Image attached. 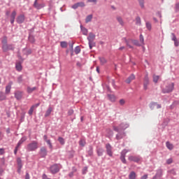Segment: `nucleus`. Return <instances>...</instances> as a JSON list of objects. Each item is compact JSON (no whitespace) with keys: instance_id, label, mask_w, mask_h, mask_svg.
<instances>
[{"instance_id":"obj_20","label":"nucleus","mask_w":179,"mask_h":179,"mask_svg":"<svg viewBox=\"0 0 179 179\" xmlns=\"http://www.w3.org/2000/svg\"><path fill=\"white\" fill-rule=\"evenodd\" d=\"M15 69L16 71H17L18 72L22 71V69H23V67L22 66V64L20 63H17L15 64Z\"/></svg>"},{"instance_id":"obj_56","label":"nucleus","mask_w":179,"mask_h":179,"mask_svg":"<svg viewBox=\"0 0 179 179\" xmlns=\"http://www.w3.org/2000/svg\"><path fill=\"white\" fill-rule=\"evenodd\" d=\"M8 50H15V47H13V45H8Z\"/></svg>"},{"instance_id":"obj_58","label":"nucleus","mask_w":179,"mask_h":179,"mask_svg":"<svg viewBox=\"0 0 179 179\" xmlns=\"http://www.w3.org/2000/svg\"><path fill=\"white\" fill-rule=\"evenodd\" d=\"M5 153V150L3 148H0V155H3Z\"/></svg>"},{"instance_id":"obj_28","label":"nucleus","mask_w":179,"mask_h":179,"mask_svg":"<svg viewBox=\"0 0 179 179\" xmlns=\"http://www.w3.org/2000/svg\"><path fill=\"white\" fill-rule=\"evenodd\" d=\"M2 48H3V51L4 52H6V51H9V45H8V43H6L3 45Z\"/></svg>"},{"instance_id":"obj_22","label":"nucleus","mask_w":179,"mask_h":179,"mask_svg":"<svg viewBox=\"0 0 179 179\" xmlns=\"http://www.w3.org/2000/svg\"><path fill=\"white\" fill-rule=\"evenodd\" d=\"M124 136H125V133L122 132H119L117 135H116V139L120 140V139H122V138H124Z\"/></svg>"},{"instance_id":"obj_30","label":"nucleus","mask_w":179,"mask_h":179,"mask_svg":"<svg viewBox=\"0 0 179 179\" xmlns=\"http://www.w3.org/2000/svg\"><path fill=\"white\" fill-rule=\"evenodd\" d=\"M163 174V172L162 171V170H158L157 171V173L155 174V176L157 178H160V177H162Z\"/></svg>"},{"instance_id":"obj_23","label":"nucleus","mask_w":179,"mask_h":179,"mask_svg":"<svg viewBox=\"0 0 179 179\" xmlns=\"http://www.w3.org/2000/svg\"><path fill=\"white\" fill-rule=\"evenodd\" d=\"M37 90V87H27V93H33V92Z\"/></svg>"},{"instance_id":"obj_37","label":"nucleus","mask_w":179,"mask_h":179,"mask_svg":"<svg viewBox=\"0 0 179 179\" xmlns=\"http://www.w3.org/2000/svg\"><path fill=\"white\" fill-rule=\"evenodd\" d=\"M141 8H145V0H138Z\"/></svg>"},{"instance_id":"obj_41","label":"nucleus","mask_w":179,"mask_h":179,"mask_svg":"<svg viewBox=\"0 0 179 179\" xmlns=\"http://www.w3.org/2000/svg\"><path fill=\"white\" fill-rule=\"evenodd\" d=\"M108 99L110 101H115V96L114 95H108Z\"/></svg>"},{"instance_id":"obj_11","label":"nucleus","mask_w":179,"mask_h":179,"mask_svg":"<svg viewBox=\"0 0 179 179\" xmlns=\"http://www.w3.org/2000/svg\"><path fill=\"white\" fill-rule=\"evenodd\" d=\"M106 148L107 155H108V156L111 157V156H113V151H112V148L110 145L106 144Z\"/></svg>"},{"instance_id":"obj_6","label":"nucleus","mask_w":179,"mask_h":179,"mask_svg":"<svg viewBox=\"0 0 179 179\" xmlns=\"http://www.w3.org/2000/svg\"><path fill=\"white\" fill-rule=\"evenodd\" d=\"M45 6V4L44 3H38V0H35L34 3V7L36 8V9H43Z\"/></svg>"},{"instance_id":"obj_26","label":"nucleus","mask_w":179,"mask_h":179,"mask_svg":"<svg viewBox=\"0 0 179 179\" xmlns=\"http://www.w3.org/2000/svg\"><path fill=\"white\" fill-rule=\"evenodd\" d=\"M27 139V138L26 137H22L18 142L17 147V148H20V145H22V143H23V142H26V140Z\"/></svg>"},{"instance_id":"obj_51","label":"nucleus","mask_w":179,"mask_h":179,"mask_svg":"<svg viewBox=\"0 0 179 179\" xmlns=\"http://www.w3.org/2000/svg\"><path fill=\"white\" fill-rule=\"evenodd\" d=\"M172 41H177V36L174 34H172Z\"/></svg>"},{"instance_id":"obj_39","label":"nucleus","mask_w":179,"mask_h":179,"mask_svg":"<svg viewBox=\"0 0 179 179\" xmlns=\"http://www.w3.org/2000/svg\"><path fill=\"white\" fill-rule=\"evenodd\" d=\"M16 15H17L16 10L13 11L10 15V18L15 19Z\"/></svg>"},{"instance_id":"obj_62","label":"nucleus","mask_w":179,"mask_h":179,"mask_svg":"<svg viewBox=\"0 0 179 179\" xmlns=\"http://www.w3.org/2000/svg\"><path fill=\"white\" fill-rule=\"evenodd\" d=\"M25 179H30V175H29V173L26 174Z\"/></svg>"},{"instance_id":"obj_9","label":"nucleus","mask_w":179,"mask_h":179,"mask_svg":"<svg viewBox=\"0 0 179 179\" xmlns=\"http://www.w3.org/2000/svg\"><path fill=\"white\" fill-rule=\"evenodd\" d=\"M173 89H174V83L169 85L165 89L163 90L164 93H170V92H173Z\"/></svg>"},{"instance_id":"obj_15","label":"nucleus","mask_w":179,"mask_h":179,"mask_svg":"<svg viewBox=\"0 0 179 179\" xmlns=\"http://www.w3.org/2000/svg\"><path fill=\"white\" fill-rule=\"evenodd\" d=\"M148 85H149V77L148 76H145L144 78V83H143L145 90L148 89Z\"/></svg>"},{"instance_id":"obj_61","label":"nucleus","mask_w":179,"mask_h":179,"mask_svg":"<svg viewBox=\"0 0 179 179\" xmlns=\"http://www.w3.org/2000/svg\"><path fill=\"white\" fill-rule=\"evenodd\" d=\"M141 179H148V175L143 176Z\"/></svg>"},{"instance_id":"obj_54","label":"nucleus","mask_w":179,"mask_h":179,"mask_svg":"<svg viewBox=\"0 0 179 179\" xmlns=\"http://www.w3.org/2000/svg\"><path fill=\"white\" fill-rule=\"evenodd\" d=\"M133 43L135 45H141V44H139V42L138 41H133Z\"/></svg>"},{"instance_id":"obj_18","label":"nucleus","mask_w":179,"mask_h":179,"mask_svg":"<svg viewBox=\"0 0 179 179\" xmlns=\"http://www.w3.org/2000/svg\"><path fill=\"white\" fill-rule=\"evenodd\" d=\"M17 166H18V172L20 173V169L22 167V159L20 158H17Z\"/></svg>"},{"instance_id":"obj_46","label":"nucleus","mask_w":179,"mask_h":179,"mask_svg":"<svg viewBox=\"0 0 179 179\" xmlns=\"http://www.w3.org/2000/svg\"><path fill=\"white\" fill-rule=\"evenodd\" d=\"M17 82H18V83H22V82H23V76H20L17 78Z\"/></svg>"},{"instance_id":"obj_45","label":"nucleus","mask_w":179,"mask_h":179,"mask_svg":"<svg viewBox=\"0 0 179 179\" xmlns=\"http://www.w3.org/2000/svg\"><path fill=\"white\" fill-rule=\"evenodd\" d=\"M144 41H145V40H144V38H143V35H142V34H141L140 35V43H141V44H145L144 43Z\"/></svg>"},{"instance_id":"obj_49","label":"nucleus","mask_w":179,"mask_h":179,"mask_svg":"<svg viewBox=\"0 0 179 179\" xmlns=\"http://www.w3.org/2000/svg\"><path fill=\"white\" fill-rule=\"evenodd\" d=\"M120 106H124L125 104V100L124 99H120L119 101Z\"/></svg>"},{"instance_id":"obj_64","label":"nucleus","mask_w":179,"mask_h":179,"mask_svg":"<svg viewBox=\"0 0 179 179\" xmlns=\"http://www.w3.org/2000/svg\"><path fill=\"white\" fill-rule=\"evenodd\" d=\"M176 8L178 10H179V3L176 5Z\"/></svg>"},{"instance_id":"obj_3","label":"nucleus","mask_w":179,"mask_h":179,"mask_svg":"<svg viewBox=\"0 0 179 179\" xmlns=\"http://www.w3.org/2000/svg\"><path fill=\"white\" fill-rule=\"evenodd\" d=\"M60 169H61V166L57 164L50 166V172L52 173V174H57V173H58Z\"/></svg>"},{"instance_id":"obj_59","label":"nucleus","mask_w":179,"mask_h":179,"mask_svg":"<svg viewBox=\"0 0 179 179\" xmlns=\"http://www.w3.org/2000/svg\"><path fill=\"white\" fill-rule=\"evenodd\" d=\"M18 149H19V147L16 146V147H15V150H14V154H15V155H17Z\"/></svg>"},{"instance_id":"obj_33","label":"nucleus","mask_w":179,"mask_h":179,"mask_svg":"<svg viewBox=\"0 0 179 179\" xmlns=\"http://www.w3.org/2000/svg\"><path fill=\"white\" fill-rule=\"evenodd\" d=\"M159 78H160V77H159V76L154 75V76H153V82H154L155 83H157V82H158Z\"/></svg>"},{"instance_id":"obj_36","label":"nucleus","mask_w":179,"mask_h":179,"mask_svg":"<svg viewBox=\"0 0 179 179\" xmlns=\"http://www.w3.org/2000/svg\"><path fill=\"white\" fill-rule=\"evenodd\" d=\"M58 141H59V143H61L62 145H65V140L64 139V138H62V137H59V138H58Z\"/></svg>"},{"instance_id":"obj_25","label":"nucleus","mask_w":179,"mask_h":179,"mask_svg":"<svg viewBox=\"0 0 179 179\" xmlns=\"http://www.w3.org/2000/svg\"><path fill=\"white\" fill-rule=\"evenodd\" d=\"M52 112V108H51V107L48 108V109L45 112V117H50Z\"/></svg>"},{"instance_id":"obj_63","label":"nucleus","mask_w":179,"mask_h":179,"mask_svg":"<svg viewBox=\"0 0 179 179\" xmlns=\"http://www.w3.org/2000/svg\"><path fill=\"white\" fill-rule=\"evenodd\" d=\"M42 178L43 179H48V178L47 177V175L43 174V176H42Z\"/></svg>"},{"instance_id":"obj_19","label":"nucleus","mask_w":179,"mask_h":179,"mask_svg":"<svg viewBox=\"0 0 179 179\" xmlns=\"http://www.w3.org/2000/svg\"><path fill=\"white\" fill-rule=\"evenodd\" d=\"M135 80V75L131 74L127 80L126 83H130L132 80Z\"/></svg>"},{"instance_id":"obj_4","label":"nucleus","mask_w":179,"mask_h":179,"mask_svg":"<svg viewBox=\"0 0 179 179\" xmlns=\"http://www.w3.org/2000/svg\"><path fill=\"white\" fill-rule=\"evenodd\" d=\"M14 96L16 100H22L23 99V91L16 90L14 92Z\"/></svg>"},{"instance_id":"obj_43","label":"nucleus","mask_w":179,"mask_h":179,"mask_svg":"<svg viewBox=\"0 0 179 179\" xmlns=\"http://www.w3.org/2000/svg\"><path fill=\"white\" fill-rule=\"evenodd\" d=\"M74 52H76V54H79V52H80V48L79 46H76Z\"/></svg>"},{"instance_id":"obj_55","label":"nucleus","mask_w":179,"mask_h":179,"mask_svg":"<svg viewBox=\"0 0 179 179\" xmlns=\"http://www.w3.org/2000/svg\"><path fill=\"white\" fill-rule=\"evenodd\" d=\"M88 155L90 156H93V149H91L89 152H88Z\"/></svg>"},{"instance_id":"obj_52","label":"nucleus","mask_w":179,"mask_h":179,"mask_svg":"<svg viewBox=\"0 0 179 179\" xmlns=\"http://www.w3.org/2000/svg\"><path fill=\"white\" fill-rule=\"evenodd\" d=\"M68 114H69V115H73V110L70 109V110L68 111Z\"/></svg>"},{"instance_id":"obj_10","label":"nucleus","mask_w":179,"mask_h":179,"mask_svg":"<svg viewBox=\"0 0 179 179\" xmlns=\"http://www.w3.org/2000/svg\"><path fill=\"white\" fill-rule=\"evenodd\" d=\"M23 22H24V15L21 14L17 17V23H18L19 24H22Z\"/></svg>"},{"instance_id":"obj_2","label":"nucleus","mask_w":179,"mask_h":179,"mask_svg":"<svg viewBox=\"0 0 179 179\" xmlns=\"http://www.w3.org/2000/svg\"><path fill=\"white\" fill-rule=\"evenodd\" d=\"M36 149H38V143L37 141H33L27 145V150L29 152H34Z\"/></svg>"},{"instance_id":"obj_21","label":"nucleus","mask_w":179,"mask_h":179,"mask_svg":"<svg viewBox=\"0 0 179 179\" xmlns=\"http://www.w3.org/2000/svg\"><path fill=\"white\" fill-rule=\"evenodd\" d=\"M129 179H136V173L135 171H131L129 174Z\"/></svg>"},{"instance_id":"obj_34","label":"nucleus","mask_w":179,"mask_h":179,"mask_svg":"<svg viewBox=\"0 0 179 179\" xmlns=\"http://www.w3.org/2000/svg\"><path fill=\"white\" fill-rule=\"evenodd\" d=\"M103 152H104L103 149L99 148L97 150V155L98 156H103Z\"/></svg>"},{"instance_id":"obj_40","label":"nucleus","mask_w":179,"mask_h":179,"mask_svg":"<svg viewBox=\"0 0 179 179\" xmlns=\"http://www.w3.org/2000/svg\"><path fill=\"white\" fill-rule=\"evenodd\" d=\"M156 106H157V103L152 102L150 105V108H151V110H154V108H155V107H156Z\"/></svg>"},{"instance_id":"obj_5","label":"nucleus","mask_w":179,"mask_h":179,"mask_svg":"<svg viewBox=\"0 0 179 179\" xmlns=\"http://www.w3.org/2000/svg\"><path fill=\"white\" fill-rule=\"evenodd\" d=\"M129 162H134V163H139L141 162V157L139 156L130 155L128 157Z\"/></svg>"},{"instance_id":"obj_38","label":"nucleus","mask_w":179,"mask_h":179,"mask_svg":"<svg viewBox=\"0 0 179 179\" xmlns=\"http://www.w3.org/2000/svg\"><path fill=\"white\" fill-rule=\"evenodd\" d=\"M1 43L3 45L8 44V38L6 36H4L3 38V40L1 41Z\"/></svg>"},{"instance_id":"obj_42","label":"nucleus","mask_w":179,"mask_h":179,"mask_svg":"<svg viewBox=\"0 0 179 179\" xmlns=\"http://www.w3.org/2000/svg\"><path fill=\"white\" fill-rule=\"evenodd\" d=\"M136 24H138V26H141V17H137L136 18Z\"/></svg>"},{"instance_id":"obj_14","label":"nucleus","mask_w":179,"mask_h":179,"mask_svg":"<svg viewBox=\"0 0 179 179\" xmlns=\"http://www.w3.org/2000/svg\"><path fill=\"white\" fill-rule=\"evenodd\" d=\"M40 154L41 157H45V156H47V148H45V147H42L41 148Z\"/></svg>"},{"instance_id":"obj_7","label":"nucleus","mask_w":179,"mask_h":179,"mask_svg":"<svg viewBox=\"0 0 179 179\" xmlns=\"http://www.w3.org/2000/svg\"><path fill=\"white\" fill-rule=\"evenodd\" d=\"M85 2L81 1V2L75 3L71 6V8L73 9H78V8H85Z\"/></svg>"},{"instance_id":"obj_1","label":"nucleus","mask_w":179,"mask_h":179,"mask_svg":"<svg viewBox=\"0 0 179 179\" xmlns=\"http://www.w3.org/2000/svg\"><path fill=\"white\" fill-rule=\"evenodd\" d=\"M87 40L89 41L88 44L90 49L92 50V48L96 45V43H94V40H96V35L90 32L87 36Z\"/></svg>"},{"instance_id":"obj_27","label":"nucleus","mask_w":179,"mask_h":179,"mask_svg":"<svg viewBox=\"0 0 179 179\" xmlns=\"http://www.w3.org/2000/svg\"><path fill=\"white\" fill-rule=\"evenodd\" d=\"M101 65H106L107 64V60L104 57H99Z\"/></svg>"},{"instance_id":"obj_12","label":"nucleus","mask_w":179,"mask_h":179,"mask_svg":"<svg viewBox=\"0 0 179 179\" xmlns=\"http://www.w3.org/2000/svg\"><path fill=\"white\" fill-rule=\"evenodd\" d=\"M38 106H40V103H36V104H35V105H33V106L30 108V109H29V112H28V114H29V115H33V112L34 111V108H37V107H38Z\"/></svg>"},{"instance_id":"obj_60","label":"nucleus","mask_w":179,"mask_h":179,"mask_svg":"<svg viewBox=\"0 0 179 179\" xmlns=\"http://www.w3.org/2000/svg\"><path fill=\"white\" fill-rule=\"evenodd\" d=\"M43 140L46 142L48 141L47 135L43 136Z\"/></svg>"},{"instance_id":"obj_17","label":"nucleus","mask_w":179,"mask_h":179,"mask_svg":"<svg viewBox=\"0 0 179 179\" xmlns=\"http://www.w3.org/2000/svg\"><path fill=\"white\" fill-rule=\"evenodd\" d=\"M116 20L118 22L119 24H120V26H124V24H125V23L124 22V20L122 19V17L121 16H117L116 17Z\"/></svg>"},{"instance_id":"obj_13","label":"nucleus","mask_w":179,"mask_h":179,"mask_svg":"<svg viewBox=\"0 0 179 179\" xmlns=\"http://www.w3.org/2000/svg\"><path fill=\"white\" fill-rule=\"evenodd\" d=\"M13 82H10L6 87V94H9L10 93V90L12 89Z\"/></svg>"},{"instance_id":"obj_35","label":"nucleus","mask_w":179,"mask_h":179,"mask_svg":"<svg viewBox=\"0 0 179 179\" xmlns=\"http://www.w3.org/2000/svg\"><path fill=\"white\" fill-rule=\"evenodd\" d=\"M79 145H80V146L84 147L85 145H86V141H85L84 139H81L79 141Z\"/></svg>"},{"instance_id":"obj_48","label":"nucleus","mask_w":179,"mask_h":179,"mask_svg":"<svg viewBox=\"0 0 179 179\" xmlns=\"http://www.w3.org/2000/svg\"><path fill=\"white\" fill-rule=\"evenodd\" d=\"M29 40L31 43H34V37L32 36H29Z\"/></svg>"},{"instance_id":"obj_53","label":"nucleus","mask_w":179,"mask_h":179,"mask_svg":"<svg viewBox=\"0 0 179 179\" xmlns=\"http://www.w3.org/2000/svg\"><path fill=\"white\" fill-rule=\"evenodd\" d=\"M87 2H90L92 3H97V0H87Z\"/></svg>"},{"instance_id":"obj_57","label":"nucleus","mask_w":179,"mask_h":179,"mask_svg":"<svg viewBox=\"0 0 179 179\" xmlns=\"http://www.w3.org/2000/svg\"><path fill=\"white\" fill-rule=\"evenodd\" d=\"M174 45L176 47H178V45H179L178 40L174 41Z\"/></svg>"},{"instance_id":"obj_32","label":"nucleus","mask_w":179,"mask_h":179,"mask_svg":"<svg viewBox=\"0 0 179 179\" xmlns=\"http://www.w3.org/2000/svg\"><path fill=\"white\" fill-rule=\"evenodd\" d=\"M60 45H61L62 48H66L68 47V43H66L65 41H62L60 43Z\"/></svg>"},{"instance_id":"obj_31","label":"nucleus","mask_w":179,"mask_h":179,"mask_svg":"<svg viewBox=\"0 0 179 179\" xmlns=\"http://www.w3.org/2000/svg\"><path fill=\"white\" fill-rule=\"evenodd\" d=\"M92 19H93L92 15H90L87 16V17L85 19L86 23H89V22H92Z\"/></svg>"},{"instance_id":"obj_8","label":"nucleus","mask_w":179,"mask_h":179,"mask_svg":"<svg viewBox=\"0 0 179 179\" xmlns=\"http://www.w3.org/2000/svg\"><path fill=\"white\" fill-rule=\"evenodd\" d=\"M128 153V150H124L121 153L120 160L124 163V164H127V159H125V155Z\"/></svg>"},{"instance_id":"obj_16","label":"nucleus","mask_w":179,"mask_h":179,"mask_svg":"<svg viewBox=\"0 0 179 179\" xmlns=\"http://www.w3.org/2000/svg\"><path fill=\"white\" fill-rule=\"evenodd\" d=\"M113 129L114 131H115L116 132H120V131H121V129H125V127H124V123H122L120 125V128L114 126L113 127Z\"/></svg>"},{"instance_id":"obj_29","label":"nucleus","mask_w":179,"mask_h":179,"mask_svg":"<svg viewBox=\"0 0 179 179\" xmlns=\"http://www.w3.org/2000/svg\"><path fill=\"white\" fill-rule=\"evenodd\" d=\"M80 29L83 34H84V36H87V29L83 27V26H80Z\"/></svg>"},{"instance_id":"obj_44","label":"nucleus","mask_w":179,"mask_h":179,"mask_svg":"<svg viewBox=\"0 0 179 179\" xmlns=\"http://www.w3.org/2000/svg\"><path fill=\"white\" fill-rule=\"evenodd\" d=\"M146 27L148 30H152V24L150 22H146Z\"/></svg>"},{"instance_id":"obj_47","label":"nucleus","mask_w":179,"mask_h":179,"mask_svg":"<svg viewBox=\"0 0 179 179\" xmlns=\"http://www.w3.org/2000/svg\"><path fill=\"white\" fill-rule=\"evenodd\" d=\"M46 143H48V145H49L50 149H52V144L51 143V141L50 140H48L46 141Z\"/></svg>"},{"instance_id":"obj_50","label":"nucleus","mask_w":179,"mask_h":179,"mask_svg":"<svg viewBox=\"0 0 179 179\" xmlns=\"http://www.w3.org/2000/svg\"><path fill=\"white\" fill-rule=\"evenodd\" d=\"M166 163H167V164H171V163H173V159L170 158V159H167Z\"/></svg>"},{"instance_id":"obj_24","label":"nucleus","mask_w":179,"mask_h":179,"mask_svg":"<svg viewBox=\"0 0 179 179\" xmlns=\"http://www.w3.org/2000/svg\"><path fill=\"white\" fill-rule=\"evenodd\" d=\"M166 145L167 149H169V150H173V149H174V145H173V144H171L169 141H167L166 143Z\"/></svg>"}]
</instances>
